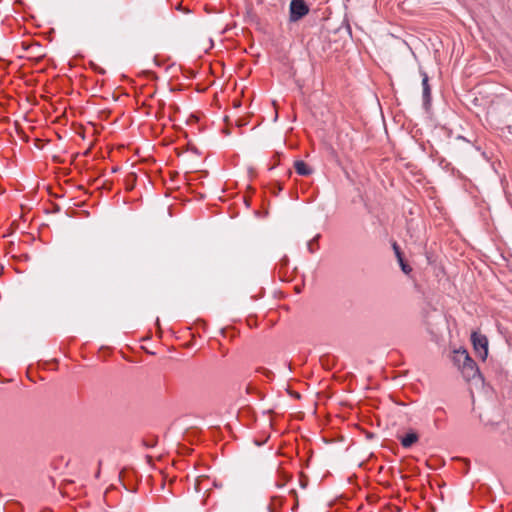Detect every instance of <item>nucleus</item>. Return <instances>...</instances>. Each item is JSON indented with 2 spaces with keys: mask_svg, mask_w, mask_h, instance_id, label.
Listing matches in <instances>:
<instances>
[{
  "mask_svg": "<svg viewBox=\"0 0 512 512\" xmlns=\"http://www.w3.org/2000/svg\"><path fill=\"white\" fill-rule=\"evenodd\" d=\"M422 77H423V79H422L423 97L426 102H429L431 90H430V86L428 83V81H429L428 75L425 72H422Z\"/></svg>",
  "mask_w": 512,
  "mask_h": 512,
  "instance_id": "6",
  "label": "nucleus"
},
{
  "mask_svg": "<svg viewBox=\"0 0 512 512\" xmlns=\"http://www.w3.org/2000/svg\"><path fill=\"white\" fill-rule=\"evenodd\" d=\"M460 356L464 358L462 373L464 376L470 380L479 375V369L475 363V361L468 355L466 351H462Z\"/></svg>",
  "mask_w": 512,
  "mask_h": 512,
  "instance_id": "2",
  "label": "nucleus"
},
{
  "mask_svg": "<svg viewBox=\"0 0 512 512\" xmlns=\"http://www.w3.org/2000/svg\"><path fill=\"white\" fill-rule=\"evenodd\" d=\"M393 250L395 252L397 260H401V258L403 257V254H402V252L400 250V247L397 245L396 242L393 243Z\"/></svg>",
  "mask_w": 512,
  "mask_h": 512,
  "instance_id": "9",
  "label": "nucleus"
},
{
  "mask_svg": "<svg viewBox=\"0 0 512 512\" xmlns=\"http://www.w3.org/2000/svg\"><path fill=\"white\" fill-rule=\"evenodd\" d=\"M263 370L265 371V373H266V375H267L268 377H269L270 375H272V372H271V371H269V370H265V369H263Z\"/></svg>",
  "mask_w": 512,
  "mask_h": 512,
  "instance_id": "10",
  "label": "nucleus"
},
{
  "mask_svg": "<svg viewBox=\"0 0 512 512\" xmlns=\"http://www.w3.org/2000/svg\"><path fill=\"white\" fill-rule=\"evenodd\" d=\"M418 441V435L416 433H407L404 437L401 439V445L404 448L411 447L414 443Z\"/></svg>",
  "mask_w": 512,
  "mask_h": 512,
  "instance_id": "5",
  "label": "nucleus"
},
{
  "mask_svg": "<svg viewBox=\"0 0 512 512\" xmlns=\"http://www.w3.org/2000/svg\"><path fill=\"white\" fill-rule=\"evenodd\" d=\"M309 8L303 0H292L290 3V21L296 22L307 15Z\"/></svg>",
  "mask_w": 512,
  "mask_h": 512,
  "instance_id": "3",
  "label": "nucleus"
},
{
  "mask_svg": "<svg viewBox=\"0 0 512 512\" xmlns=\"http://www.w3.org/2000/svg\"><path fill=\"white\" fill-rule=\"evenodd\" d=\"M471 341L473 344V348L477 356L483 361L486 360L488 356V339L485 335L480 334L478 332H472Z\"/></svg>",
  "mask_w": 512,
  "mask_h": 512,
  "instance_id": "1",
  "label": "nucleus"
},
{
  "mask_svg": "<svg viewBox=\"0 0 512 512\" xmlns=\"http://www.w3.org/2000/svg\"><path fill=\"white\" fill-rule=\"evenodd\" d=\"M399 264H400V267L402 269V271L405 273V274H409L411 271H412V268L410 265H408L403 257L401 258V260H398Z\"/></svg>",
  "mask_w": 512,
  "mask_h": 512,
  "instance_id": "8",
  "label": "nucleus"
},
{
  "mask_svg": "<svg viewBox=\"0 0 512 512\" xmlns=\"http://www.w3.org/2000/svg\"><path fill=\"white\" fill-rule=\"evenodd\" d=\"M319 235H317L316 237H314L312 240H310L308 242V250L310 253H314L315 250L317 249V243H318V239H319Z\"/></svg>",
  "mask_w": 512,
  "mask_h": 512,
  "instance_id": "7",
  "label": "nucleus"
},
{
  "mask_svg": "<svg viewBox=\"0 0 512 512\" xmlns=\"http://www.w3.org/2000/svg\"><path fill=\"white\" fill-rule=\"evenodd\" d=\"M295 171L301 176H308L312 173V170L309 166L302 160H297L294 162Z\"/></svg>",
  "mask_w": 512,
  "mask_h": 512,
  "instance_id": "4",
  "label": "nucleus"
}]
</instances>
